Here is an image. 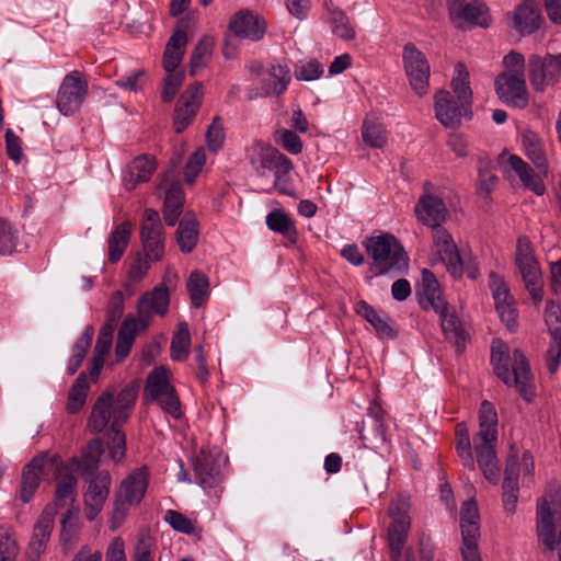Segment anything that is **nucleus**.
<instances>
[{
  "label": "nucleus",
  "mask_w": 561,
  "mask_h": 561,
  "mask_svg": "<svg viewBox=\"0 0 561 561\" xmlns=\"http://www.w3.org/2000/svg\"><path fill=\"white\" fill-rule=\"evenodd\" d=\"M114 394L110 391L102 393L92 407L88 426L91 432L100 433L113 417Z\"/></svg>",
  "instance_id": "obj_34"
},
{
  "label": "nucleus",
  "mask_w": 561,
  "mask_h": 561,
  "mask_svg": "<svg viewBox=\"0 0 561 561\" xmlns=\"http://www.w3.org/2000/svg\"><path fill=\"white\" fill-rule=\"evenodd\" d=\"M266 226L273 232L280 233L290 242H296L298 231L293 219L283 210L274 209L270 211L265 219Z\"/></svg>",
  "instance_id": "obj_40"
},
{
  "label": "nucleus",
  "mask_w": 561,
  "mask_h": 561,
  "mask_svg": "<svg viewBox=\"0 0 561 561\" xmlns=\"http://www.w3.org/2000/svg\"><path fill=\"white\" fill-rule=\"evenodd\" d=\"M519 462L517 455H508L503 481V505L507 513H514L518 500Z\"/></svg>",
  "instance_id": "obj_29"
},
{
  "label": "nucleus",
  "mask_w": 561,
  "mask_h": 561,
  "mask_svg": "<svg viewBox=\"0 0 561 561\" xmlns=\"http://www.w3.org/2000/svg\"><path fill=\"white\" fill-rule=\"evenodd\" d=\"M433 241L436 252L447 271L454 277L462 275V260L453 236L444 227H435Z\"/></svg>",
  "instance_id": "obj_22"
},
{
  "label": "nucleus",
  "mask_w": 561,
  "mask_h": 561,
  "mask_svg": "<svg viewBox=\"0 0 561 561\" xmlns=\"http://www.w3.org/2000/svg\"><path fill=\"white\" fill-rule=\"evenodd\" d=\"M456 76L451 80V89L455 93V99L465 102V107L468 104L472 106V91L469 82V72L462 62H458L455 67Z\"/></svg>",
  "instance_id": "obj_43"
},
{
  "label": "nucleus",
  "mask_w": 561,
  "mask_h": 561,
  "mask_svg": "<svg viewBox=\"0 0 561 561\" xmlns=\"http://www.w3.org/2000/svg\"><path fill=\"white\" fill-rule=\"evenodd\" d=\"M282 157L283 153L279 150L265 147L261 148L256 159L251 160V164L259 176H265L267 171H273Z\"/></svg>",
  "instance_id": "obj_50"
},
{
  "label": "nucleus",
  "mask_w": 561,
  "mask_h": 561,
  "mask_svg": "<svg viewBox=\"0 0 561 561\" xmlns=\"http://www.w3.org/2000/svg\"><path fill=\"white\" fill-rule=\"evenodd\" d=\"M89 385L87 381L85 373H81L73 385L71 386L68 393L67 411L69 413L79 412L85 403Z\"/></svg>",
  "instance_id": "obj_47"
},
{
  "label": "nucleus",
  "mask_w": 561,
  "mask_h": 561,
  "mask_svg": "<svg viewBox=\"0 0 561 561\" xmlns=\"http://www.w3.org/2000/svg\"><path fill=\"white\" fill-rule=\"evenodd\" d=\"M561 362V335L551 336V343L546 352V363L549 373L554 374Z\"/></svg>",
  "instance_id": "obj_64"
},
{
  "label": "nucleus",
  "mask_w": 561,
  "mask_h": 561,
  "mask_svg": "<svg viewBox=\"0 0 561 561\" xmlns=\"http://www.w3.org/2000/svg\"><path fill=\"white\" fill-rule=\"evenodd\" d=\"M140 240L145 255L154 262L164 254L163 226L157 210L146 208L140 227Z\"/></svg>",
  "instance_id": "obj_12"
},
{
  "label": "nucleus",
  "mask_w": 561,
  "mask_h": 561,
  "mask_svg": "<svg viewBox=\"0 0 561 561\" xmlns=\"http://www.w3.org/2000/svg\"><path fill=\"white\" fill-rule=\"evenodd\" d=\"M198 240V221L192 214H186L179 222L176 242L183 253H190Z\"/></svg>",
  "instance_id": "obj_37"
},
{
  "label": "nucleus",
  "mask_w": 561,
  "mask_h": 561,
  "mask_svg": "<svg viewBox=\"0 0 561 561\" xmlns=\"http://www.w3.org/2000/svg\"><path fill=\"white\" fill-rule=\"evenodd\" d=\"M214 48V38L210 36H203L195 45L190 60V72L195 76L201 69L206 66L207 60L210 58Z\"/></svg>",
  "instance_id": "obj_45"
},
{
  "label": "nucleus",
  "mask_w": 561,
  "mask_h": 561,
  "mask_svg": "<svg viewBox=\"0 0 561 561\" xmlns=\"http://www.w3.org/2000/svg\"><path fill=\"white\" fill-rule=\"evenodd\" d=\"M19 546L9 526H0V561H14Z\"/></svg>",
  "instance_id": "obj_55"
},
{
  "label": "nucleus",
  "mask_w": 561,
  "mask_h": 561,
  "mask_svg": "<svg viewBox=\"0 0 561 561\" xmlns=\"http://www.w3.org/2000/svg\"><path fill=\"white\" fill-rule=\"evenodd\" d=\"M323 73V67L317 59H311L308 62L299 66L295 70V76L298 80L311 81L320 78Z\"/></svg>",
  "instance_id": "obj_63"
},
{
  "label": "nucleus",
  "mask_w": 561,
  "mask_h": 561,
  "mask_svg": "<svg viewBox=\"0 0 561 561\" xmlns=\"http://www.w3.org/2000/svg\"><path fill=\"white\" fill-rule=\"evenodd\" d=\"M77 486V478L72 474L61 477L57 483L55 500L51 504L57 512V507L72 505L75 501V491Z\"/></svg>",
  "instance_id": "obj_49"
},
{
  "label": "nucleus",
  "mask_w": 561,
  "mask_h": 561,
  "mask_svg": "<svg viewBox=\"0 0 561 561\" xmlns=\"http://www.w3.org/2000/svg\"><path fill=\"white\" fill-rule=\"evenodd\" d=\"M186 287L192 305L195 308L202 307L209 295L208 277L198 271H194L187 279Z\"/></svg>",
  "instance_id": "obj_42"
},
{
  "label": "nucleus",
  "mask_w": 561,
  "mask_h": 561,
  "mask_svg": "<svg viewBox=\"0 0 561 561\" xmlns=\"http://www.w3.org/2000/svg\"><path fill=\"white\" fill-rule=\"evenodd\" d=\"M355 311L363 317L375 329L380 339H394L397 331L392 328L388 317H381L373 306L365 300H360L355 305Z\"/></svg>",
  "instance_id": "obj_35"
},
{
  "label": "nucleus",
  "mask_w": 561,
  "mask_h": 561,
  "mask_svg": "<svg viewBox=\"0 0 561 561\" xmlns=\"http://www.w3.org/2000/svg\"><path fill=\"white\" fill-rule=\"evenodd\" d=\"M145 396L156 401L163 412L179 420L183 413L176 390L170 383V371L164 366L156 367L149 373L145 386Z\"/></svg>",
  "instance_id": "obj_4"
},
{
  "label": "nucleus",
  "mask_w": 561,
  "mask_h": 561,
  "mask_svg": "<svg viewBox=\"0 0 561 561\" xmlns=\"http://www.w3.org/2000/svg\"><path fill=\"white\" fill-rule=\"evenodd\" d=\"M221 455L201 449L193 459L195 481L204 489L215 488L222 480Z\"/></svg>",
  "instance_id": "obj_18"
},
{
  "label": "nucleus",
  "mask_w": 561,
  "mask_h": 561,
  "mask_svg": "<svg viewBox=\"0 0 561 561\" xmlns=\"http://www.w3.org/2000/svg\"><path fill=\"white\" fill-rule=\"evenodd\" d=\"M88 94V81L78 70L71 71L59 87L56 105L64 115H72L78 112Z\"/></svg>",
  "instance_id": "obj_10"
},
{
  "label": "nucleus",
  "mask_w": 561,
  "mask_h": 561,
  "mask_svg": "<svg viewBox=\"0 0 561 561\" xmlns=\"http://www.w3.org/2000/svg\"><path fill=\"white\" fill-rule=\"evenodd\" d=\"M125 306V296L123 291L116 290L112 294L106 308V322L116 325L123 316Z\"/></svg>",
  "instance_id": "obj_59"
},
{
  "label": "nucleus",
  "mask_w": 561,
  "mask_h": 561,
  "mask_svg": "<svg viewBox=\"0 0 561 561\" xmlns=\"http://www.w3.org/2000/svg\"><path fill=\"white\" fill-rule=\"evenodd\" d=\"M495 92L505 104L525 108L528 105V92L525 76L500 73L494 81Z\"/></svg>",
  "instance_id": "obj_19"
},
{
  "label": "nucleus",
  "mask_w": 561,
  "mask_h": 561,
  "mask_svg": "<svg viewBox=\"0 0 561 561\" xmlns=\"http://www.w3.org/2000/svg\"><path fill=\"white\" fill-rule=\"evenodd\" d=\"M56 462V457H49V455L45 453L34 457L31 462L24 467L20 490V497L24 503L30 502L33 497L39 486L41 477L44 474L45 470L53 468Z\"/></svg>",
  "instance_id": "obj_23"
},
{
  "label": "nucleus",
  "mask_w": 561,
  "mask_h": 561,
  "mask_svg": "<svg viewBox=\"0 0 561 561\" xmlns=\"http://www.w3.org/2000/svg\"><path fill=\"white\" fill-rule=\"evenodd\" d=\"M435 117L446 128H457L461 125L462 117L471 119L473 112L472 106L455 99V96L446 90H439L434 96Z\"/></svg>",
  "instance_id": "obj_13"
},
{
  "label": "nucleus",
  "mask_w": 561,
  "mask_h": 561,
  "mask_svg": "<svg viewBox=\"0 0 561 561\" xmlns=\"http://www.w3.org/2000/svg\"><path fill=\"white\" fill-rule=\"evenodd\" d=\"M225 140V131L221 119L216 116L214 117L211 124L208 126L206 133V141L207 146L210 150L217 151L221 148Z\"/></svg>",
  "instance_id": "obj_61"
},
{
  "label": "nucleus",
  "mask_w": 561,
  "mask_h": 561,
  "mask_svg": "<svg viewBox=\"0 0 561 561\" xmlns=\"http://www.w3.org/2000/svg\"><path fill=\"white\" fill-rule=\"evenodd\" d=\"M444 310H434L439 314L440 327L446 339L454 344L458 354L466 348L467 333L460 319L455 311H449L448 305L443 306Z\"/></svg>",
  "instance_id": "obj_31"
},
{
  "label": "nucleus",
  "mask_w": 561,
  "mask_h": 561,
  "mask_svg": "<svg viewBox=\"0 0 561 561\" xmlns=\"http://www.w3.org/2000/svg\"><path fill=\"white\" fill-rule=\"evenodd\" d=\"M419 301L424 310H444L447 305L442 298L439 283L434 273L427 268L422 270V280L416 288Z\"/></svg>",
  "instance_id": "obj_28"
},
{
  "label": "nucleus",
  "mask_w": 561,
  "mask_h": 561,
  "mask_svg": "<svg viewBox=\"0 0 561 561\" xmlns=\"http://www.w3.org/2000/svg\"><path fill=\"white\" fill-rule=\"evenodd\" d=\"M55 515V507L47 505L38 517L28 545L32 558L37 559L45 551L54 529Z\"/></svg>",
  "instance_id": "obj_27"
},
{
  "label": "nucleus",
  "mask_w": 561,
  "mask_h": 561,
  "mask_svg": "<svg viewBox=\"0 0 561 561\" xmlns=\"http://www.w3.org/2000/svg\"><path fill=\"white\" fill-rule=\"evenodd\" d=\"M479 432L477 436L497 438V413L494 405L484 400L479 410Z\"/></svg>",
  "instance_id": "obj_44"
},
{
  "label": "nucleus",
  "mask_w": 561,
  "mask_h": 561,
  "mask_svg": "<svg viewBox=\"0 0 561 561\" xmlns=\"http://www.w3.org/2000/svg\"><path fill=\"white\" fill-rule=\"evenodd\" d=\"M491 364L495 375L505 385H514L526 401L533 399L530 366L520 350L515 348L512 356H510L505 345L502 343H493L491 348Z\"/></svg>",
  "instance_id": "obj_2"
},
{
  "label": "nucleus",
  "mask_w": 561,
  "mask_h": 561,
  "mask_svg": "<svg viewBox=\"0 0 561 561\" xmlns=\"http://www.w3.org/2000/svg\"><path fill=\"white\" fill-rule=\"evenodd\" d=\"M136 399L137 387L134 385H127L119 391L113 403V422L116 425H123L127 421Z\"/></svg>",
  "instance_id": "obj_39"
},
{
  "label": "nucleus",
  "mask_w": 561,
  "mask_h": 561,
  "mask_svg": "<svg viewBox=\"0 0 561 561\" xmlns=\"http://www.w3.org/2000/svg\"><path fill=\"white\" fill-rule=\"evenodd\" d=\"M268 78L261 81L259 88H251L247 92L249 101L270 95L279 96L283 94L290 82V70L287 65H272L268 69Z\"/></svg>",
  "instance_id": "obj_24"
},
{
  "label": "nucleus",
  "mask_w": 561,
  "mask_h": 561,
  "mask_svg": "<svg viewBox=\"0 0 561 561\" xmlns=\"http://www.w3.org/2000/svg\"><path fill=\"white\" fill-rule=\"evenodd\" d=\"M364 247L379 275L390 272L403 273L409 267L408 253L391 233L367 237Z\"/></svg>",
  "instance_id": "obj_3"
},
{
  "label": "nucleus",
  "mask_w": 561,
  "mask_h": 561,
  "mask_svg": "<svg viewBox=\"0 0 561 561\" xmlns=\"http://www.w3.org/2000/svg\"><path fill=\"white\" fill-rule=\"evenodd\" d=\"M145 81H146L145 70L138 69V70H134L129 73L122 76L116 81V84L122 89L136 92V91L142 89Z\"/></svg>",
  "instance_id": "obj_62"
},
{
  "label": "nucleus",
  "mask_w": 561,
  "mask_h": 561,
  "mask_svg": "<svg viewBox=\"0 0 561 561\" xmlns=\"http://www.w3.org/2000/svg\"><path fill=\"white\" fill-rule=\"evenodd\" d=\"M364 142L371 148H382L387 144V133L381 125L364 122L362 128Z\"/></svg>",
  "instance_id": "obj_54"
},
{
  "label": "nucleus",
  "mask_w": 561,
  "mask_h": 561,
  "mask_svg": "<svg viewBox=\"0 0 561 561\" xmlns=\"http://www.w3.org/2000/svg\"><path fill=\"white\" fill-rule=\"evenodd\" d=\"M72 514L73 511L69 507L60 520L61 530L59 541L65 553H69L73 550L80 534V524L77 518H73Z\"/></svg>",
  "instance_id": "obj_41"
},
{
  "label": "nucleus",
  "mask_w": 561,
  "mask_h": 561,
  "mask_svg": "<svg viewBox=\"0 0 561 561\" xmlns=\"http://www.w3.org/2000/svg\"><path fill=\"white\" fill-rule=\"evenodd\" d=\"M130 240V224L124 221L116 226L110 233L108 244V262L112 264L117 263L125 253V250Z\"/></svg>",
  "instance_id": "obj_38"
},
{
  "label": "nucleus",
  "mask_w": 561,
  "mask_h": 561,
  "mask_svg": "<svg viewBox=\"0 0 561 561\" xmlns=\"http://www.w3.org/2000/svg\"><path fill=\"white\" fill-rule=\"evenodd\" d=\"M541 23V14L535 3L525 0L520 3L514 13V27L517 32L525 36L535 33Z\"/></svg>",
  "instance_id": "obj_33"
},
{
  "label": "nucleus",
  "mask_w": 561,
  "mask_h": 561,
  "mask_svg": "<svg viewBox=\"0 0 561 561\" xmlns=\"http://www.w3.org/2000/svg\"><path fill=\"white\" fill-rule=\"evenodd\" d=\"M561 506V484L552 480L547 483L545 494L537 505V536L545 547L552 551L556 548V526L553 513Z\"/></svg>",
  "instance_id": "obj_6"
},
{
  "label": "nucleus",
  "mask_w": 561,
  "mask_h": 561,
  "mask_svg": "<svg viewBox=\"0 0 561 561\" xmlns=\"http://www.w3.org/2000/svg\"><path fill=\"white\" fill-rule=\"evenodd\" d=\"M561 75V54H547L545 57L533 54L528 57V78L536 91H545L556 84Z\"/></svg>",
  "instance_id": "obj_11"
},
{
  "label": "nucleus",
  "mask_w": 561,
  "mask_h": 561,
  "mask_svg": "<svg viewBox=\"0 0 561 561\" xmlns=\"http://www.w3.org/2000/svg\"><path fill=\"white\" fill-rule=\"evenodd\" d=\"M522 141L527 158L535 164L540 174L547 176L549 169L548 160L539 136L527 129L523 133Z\"/></svg>",
  "instance_id": "obj_36"
},
{
  "label": "nucleus",
  "mask_w": 561,
  "mask_h": 561,
  "mask_svg": "<svg viewBox=\"0 0 561 561\" xmlns=\"http://www.w3.org/2000/svg\"><path fill=\"white\" fill-rule=\"evenodd\" d=\"M103 454V443L100 438L91 439L82 455L79 467L85 474H92L98 470L101 456Z\"/></svg>",
  "instance_id": "obj_48"
},
{
  "label": "nucleus",
  "mask_w": 561,
  "mask_h": 561,
  "mask_svg": "<svg viewBox=\"0 0 561 561\" xmlns=\"http://www.w3.org/2000/svg\"><path fill=\"white\" fill-rule=\"evenodd\" d=\"M175 167L170 168L162 176L159 188L165 191L163 203V218L168 226H174L183 209L184 193L178 180H175Z\"/></svg>",
  "instance_id": "obj_16"
},
{
  "label": "nucleus",
  "mask_w": 561,
  "mask_h": 561,
  "mask_svg": "<svg viewBox=\"0 0 561 561\" xmlns=\"http://www.w3.org/2000/svg\"><path fill=\"white\" fill-rule=\"evenodd\" d=\"M492 170H493V163L489 158H481L479 160L478 187L481 192H484L485 194H490L493 191V188L497 182V178L492 173Z\"/></svg>",
  "instance_id": "obj_56"
},
{
  "label": "nucleus",
  "mask_w": 561,
  "mask_h": 561,
  "mask_svg": "<svg viewBox=\"0 0 561 561\" xmlns=\"http://www.w3.org/2000/svg\"><path fill=\"white\" fill-rule=\"evenodd\" d=\"M460 528L462 561H482L479 551V510L473 500L466 501L460 508Z\"/></svg>",
  "instance_id": "obj_8"
},
{
  "label": "nucleus",
  "mask_w": 561,
  "mask_h": 561,
  "mask_svg": "<svg viewBox=\"0 0 561 561\" xmlns=\"http://www.w3.org/2000/svg\"><path fill=\"white\" fill-rule=\"evenodd\" d=\"M148 480L144 472L137 471L129 474L116 492L113 519H123L130 505L138 504L145 496Z\"/></svg>",
  "instance_id": "obj_14"
},
{
  "label": "nucleus",
  "mask_w": 561,
  "mask_h": 561,
  "mask_svg": "<svg viewBox=\"0 0 561 561\" xmlns=\"http://www.w3.org/2000/svg\"><path fill=\"white\" fill-rule=\"evenodd\" d=\"M203 100V85L194 82L181 95L174 110L173 126L178 134L184 131L195 118Z\"/></svg>",
  "instance_id": "obj_17"
},
{
  "label": "nucleus",
  "mask_w": 561,
  "mask_h": 561,
  "mask_svg": "<svg viewBox=\"0 0 561 561\" xmlns=\"http://www.w3.org/2000/svg\"><path fill=\"white\" fill-rule=\"evenodd\" d=\"M19 231L5 219L0 218V255L12 254L18 245Z\"/></svg>",
  "instance_id": "obj_53"
},
{
  "label": "nucleus",
  "mask_w": 561,
  "mask_h": 561,
  "mask_svg": "<svg viewBox=\"0 0 561 561\" xmlns=\"http://www.w3.org/2000/svg\"><path fill=\"white\" fill-rule=\"evenodd\" d=\"M402 60L409 84L415 94L423 96L430 88L431 67L426 56L412 43L403 47Z\"/></svg>",
  "instance_id": "obj_9"
},
{
  "label": "nucleus",
  "mask_w": 561,
  "mask_h": 561,
  "mask_svg": "<svg viewBox=\"0 0 561 561\" xmlns=\"http://www.w3.org/2000/svg\"><path fill=\"white\" fill-rule=\"evenodd\" d=\"M329 23L331 25L332 33L337 37L344 41H352L355 38V30L353 28L348 18L342 10H331Z\"/></svg>",
  "instance_id": "obj_51"
},
{
  "label": "nucleus",
  "mask_w": 561,
  "mask_h": 561,
  "mask_svg": "<svg viewBox=\"0 0 561 561\" xmlns=\"http://www.w3.org/2000/svg\"><path fill=\"white\" fill-rule=\"evenodd\" d=\"M490 288L494 298L495 308L515 301L505 282L495 273L490 274Z\"/></svg>",
  "instance_id": "obj_57"
},
{
  "label": "nucleus",
  "mask_w": 561,
  "mask_h": 561,
  "mask_svg": "<svg viewBox=\"0 0 561 561\" xmlns=\"http://www.w3.org/2000/svg\"><path fill=\"white\" fill-rule=\"evenodd\" d=\"M122 425H116L115 422H112L111 430L107 433V449H108V456L110 458L115 461L119 462L126 451V437L125 434L119 430Z\"/></svg>",
  "instance_id": "obj_52"
},
{
  "label": "nucleus",
  "mask_w": 561,
  "mask_h": 561,
  "mask_svg": "<svg viewBox=\"0 0 561 561\" xmlns=\"http://www.w3.org/2000/svg\"><path fill=\"white\" fill-rule=\"evenodd\" d=\"M164 520L176 531L191 535L195 528L191 519L184 516L182 513L168 510L164 515Z\"/></svg>",
  "instance_id": "obj_60"
},
{
  "label": "nucleus",
  "mask_w": 561,
  "mask_h": 561,
  "mask_svg": "<svg viewBox=\"0 0 561 561\" xmlns=\"http://www.w3.org/2000/svg\"><path fill=\"white\" fill-rule=\"evenodd\" d=\"M545 322L550 336L561 335V306L553 300H548L545 310Z\"/></svg>",
  "instance_id": "obj_58"
},
{
  "label": "nucleus",
  "mask_w": 561,
  "mask_h": 561,
  "mask_svg": "<svg viewBox=\"0 0 561 561\" xmlns=\"http://www.w3.org/2000/svg\"><path fill=\"white\" fill-rule=\"evenodd\" d=\"M190 21L182 18L178 21L176 27L169 38L163 51V68L167 72L165 82L179 90L184 80V72L175 71L186 51L188 43L187 28Z\"/></svg>",
  "instance_id": "obj_7"
},
{
  "label": "nucleus",
  "mask_w": 561,
  "mask_h": 561,
  "mask_svg": "<svg viewBox=\"0 0 561 561\" xmlns=\"http://www.w3.org/2000/svg\"><path fill=\"white\" fill-rule=\"evenodd\" d=\"M88 489L84 493V514L92 522L102 511L110 493L111 476L107 471H101L87 480Z\"/></svg>",
  "instance_id": "obj_20"
},
{
  "label": "nucleus",
  "mask_w": 561,
  "mask_h": 561,
  "mask_svg": "<svg viewBox=\"0 0 561 561\" xmlns=\"http://www.w3.org/2000/svg\"><path fill=\"white\" fill-rule=\"evenodd\" d=\"M390 515L393 518L388 528L390 558L392 561H400L402 549L410 530L411 520L404 508V504H402V507H400L399 504H391Z\"/></svg>",
  "instance_id": "obj_21"
},
{
  "label": "nucleus",
  "mask_w": 561,
  "mask_h": 561,
  "mask_svg": "<svg viewBox=\"0 0 561 561\" xmlns=\"http://www.w3.org/2000/svg\"><path fill=\"white\" fill-rule=\"evenodd\" d=\"M496 440L497 438H484V436L474 437V450L479 468L484 478L493 484H496L500 479V467L495 451Z\"/></svg>",
  "instance_id": "obj_25"
},
{
  "label": "nucleus",
  "mask_w": 561,
  "mask_h": 561,
  "mask_svg": "<svg viewBox=\"0 0 561 561\" xmlns=\"http://www.w3.org/2000/svg\"><path fill=\"white\" fill-rule=\"evenodd\" d=\"M515 264L534 302L539 305L543 298L542 273L535 256L533 244L525 236L517 239Z\"/></svg>",
  "instance_id": "obj_5"
},
{
  "label": "nucleus",
  "mask_w": 561,
  "mask_h": 561,
  "mask_svg": "<svg viewBox=\"0 0 561 561\" xmlns=\"http://www.w3.org/2000/svg\"><path fill=\"white\" fill-rule=\"evenodd\" d=\"M448 10L450 19L458 27L470 25L485 28L491 23L488 7L479 0L470 2H466V0H450L448 2Z\"/></svg>",
  "instance_id": "obj_15"
},
{
  "label": "nucleus",
  "mask_w": 561,
  "mask_h": 561,
  "mask_svg": "<svg viewBox=\"0 0 561 561\" xmlns=\"http://www.w3.org/2000/svg\"><path fill=\"white\" fill-rule=\"evenodd\" d=\"M157 164L153 157L142 154L135 158L123 178V184L127 191H133L139 183L148 182L156 171Z\"/></svg>",
  "instance_id": "obj_32"
},
{
  "label": "nucleus",
  "mask_w": 561,
  "mask_h": 561,
  "mask_svg": "<svg viewBox=\"0 0 561 561\" xmlns=\"http://www.w3.org/2000/svg\"><path fill=\"white\" fill-rule=\"evenodd\" d=\"M191 334L186 322H180L171 341V357L173 360H184L188 356Z\"/></svg>",
  "instance_id": "obj_46"
},
{
  "label": "nucleus",
  "mask_w": 561,
  "mask_h": 561,
  "mask_svg": "<svg viewBox=\"0 0 561 561\" xmlns=\"http://www.w3.org/2000/svg\"><path fill=\"white\" fill-rule=\"evenodd\" d=\"M170 305V293L164 284H159L152 290L144 293L137 304L138 320L128 316L123 321L115 346V355L123 360L129 354L137 332L145 331L151 323L153 314L164 317Z\"/></svg>",
  "instance_id": "obj_1"
},
{
  "label": "nucleus",
  "mask_w": 561,
  "mask_h": 561,
  "mask_svg": "<svg viewBox=\"0 0 561 561\" xmlns=\"http://www.w3.org/2000/svg\"><path fill=\"white\" fill-rule=\"evenodd\" d=\"M415 211L419 219L433 230L435 227H443L442 222L446 219V206L443 199L432 194L420 198Z\"/></svg>",
  "instance_id": "obj_30"
},
{
  "label": "nucleus",
  "mask_w": 561,
  "mask_h": 561,
  "mask_svg": "<svg viewBox=\"0 0 561 561\" xmlns=\"http://www.w3.org/2000/svg\"><path fill=\"white\" fill-rule=\"evenodd\" d=\"M229 31L239 38L260 41L265 34V23L249 10L237 12L230 20Z\"/></svg>",
  "instance_id": "obj_26"
}]
</instances>
